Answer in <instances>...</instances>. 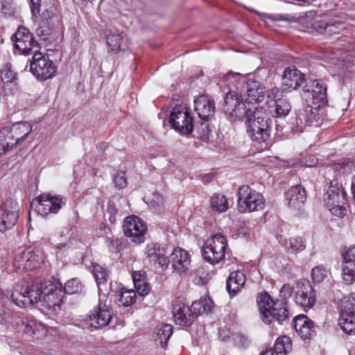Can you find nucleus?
<instances>
[{"mask_svg":"<svg viewBox=\"0 0 355 355\" xmlns=\"http://www.w3.org/2000/svg\"><path fill=\"white\" fill-rule=\"evenodd\" d=\"M11 297L21 308L37 304L42 312L53 314L60 310L64 296L62 291L53 284L47 285L39 280L29 283L22 279L15 286Z\"/></svg>","mask_w":355,"mask_h":355,"instance_id":"f257e3e1","label":"nucleus"},{"mask_svg":"<svg viewBox=\"0 0 355 355\" xmlns=\"http://www.w3.org/2000/svg\"><path fill=\"white\" fill-rule=\"evenodd\" d=\"M224 112L232 122L245 120L247 129L255 127H271V120L262 108L257 106L247 107L240 101L238 94L230 87L225 97Z\"/></svg>","mask_w":355,"mask_h":355,"instance_id":"f03ea898","label":"nucleus"},{"mask_svg":"<svg viewBox=\"0 0 355 355\" xmlns=\"http://www.w3.org/2000/svg\"><path fill=\"white\" fill-rule=\"evenodd\" d=\"M245 77L239 73L230 72L224 77L228 87L232 84L238 89V85L241 83V96L248 104L247 107L255 106L254 104L264 100L266 88L259 81L248 80L245 82Z\"/></svg>","mask_w":355,"mask_h":355,"instance_id":"7ed1b4c3","label":"nucleus"},{"mask_svg":"<svg viewBox=\"0 0 355 355\" xmlns=\"http://www.w3.org/2000/svg\"><path fill=\"white\" fill-rule=\"evenodd\" d=\"M257 302L261 320L266 324H271L273 320L282 323L288 318L287 302L273 301L266 292H263L258 294Z\"/></svg>","mask_w":355,"mask_h":355,"instance_id":"20e7f679","label":"nucleus"},{"mask_svg":"<svg viewBox=\"0 0 355 355\" xmlns=\"http://www.w3.org/2000/svg\"><path fill=\"white\" fill-rule=\"evenodd\" d=\"M257 302L261 320L266 324H271L273 320L282 323L288 318L287 302L273 301L266 292H263L258 294Z\"/></svg>","mask_w":355,"mask_h":355,"instance_id":"39448f33","label":"nucleus"},{"mask_svg":"<svg viewBox=\"0 0 355 355\" xmlns=\"http://www.w3.org/2000/svg\"><path fill=\"white\" fill-rule=\"evenodd\" d=\"M324 201L333 215L342 218L347 214L349 208L347 194L338 182H331L324 194Z\"/></svg>","mask_w":355,"mask_h":355,"instance_id":"423d86ee","label":"nucleus"},{"mask_svg":"<svg viewBox=\"0 0 355 355\" xmlns=\"http://www.w3.org/2000/svg\"><path fill=\"white\" fill-rule=\"evenodd\" d=\"M227 241L222 234H216L207 239L202 248L205 260L211 264L219 263L225 259Z\"/></svg>","mask_w":355,"mask_h":355,"instance_id":"0eeeda50","label":"nucleus"},{"mask_svg":"<svg viewBox=\"0 0 355 355\" xmlns=\"http://www.w3.org/2000/svg\"><path fill=\"white\" fill-rule=\"evenodd\" d=\"M238 209L241 213L261 210L264 207V198L261 193L248 185H242L238 189Z\"/></svg>","mask_w":355,"mask_h":355,"instance_id":"6e6552de","label":"nucleus"},{"mask_svg":"<svg viewBox=\"0 0 355 355\" xmlns=\"http://www.w3.org/2000/svg\"><path fill=\"white\" fill-rule=\"evenodd\" d=\"M195 111L200 119V126H197L198 133L201 137L207 136L210 132L208 121L215 114L214 103L207 96H200L194 101Z\"/></svg>","mask_w":355,"mask_h":355,"instance_id":"1a4fd4ad","label":"nucleus"},{"mask_svg":"<svg viewBox=\"0 0 355 355\" xmlns=\"http://www.w3.org/2000/svg\"><path fill=\"white\" fill-rule=\"evenodd\" d=\"M66 204V198L62 196H53L43 193L37 199L31 202V208L41 216L56 214Z\"/></svg>","mask_w":355,"mask_h":355,"instance_id":"9d476101","label":"nucleus"},{"mask_svg":"<svg viewBox=\"0 0 355 355\" xmlns=\"http://www.w3.org/2000/svg\"><path fill=\"white\" fill-rule=\"evenodd\" d=\"M169 123L173 128L182 135H189L193 130V117L189 109L183 105H176L173 109Z\"/></svg>","mask_w":355,"mask_h":355,"instance_id":"9b49d317","label":"nucleus"},{"mask_svg":"<svg viewBox=\"0 0 355 355\" xmlns=\"http://www.w3.org/2000/svg\"><path fill=\"white\" fill-rule=\"evenodd\" d=\"M30 69L33 74L40 80L51 78L56 72V67L49 56L43 55L37 49L34 51Z\"/></svg>","mask_w":355,"mask_h":355,"instance_id":"f8f14e48","label":"nucleus"},{"mask_svg":"<svg viewBox=\"0 0 355 355\" xmlns=\"http://www.w3.org/2000/svg\"><path fill=\"white\" fill-rule=\"evenodd\" d=\"M294 301L304 310L312 308L316 301L315 291L307 280L297 282L293 287Z\"/></svg>","mask_w":355,"mask_h":355,"instance_id":"ddd939ff","label":"nucleus"},{"mask_svg":"<svg viewBox=\"0 0 355 355\" xmlns=\"http://www.w3.org/2000/svg\"><path fill=\"white\" fill-rule=\"evenodd\" d=\"M19 205L12 199H7L0 205V231L5 232L14 227L19 217Z\"/></svg>","mask_w":355,"mask_h":355,"instance_id":"4468645a","label":"nucleus"},{"mask_svg":"<svg viewBox=\"0 0 355 355\" xmlns=\"http://www.w3.org/2000/svg\"><path fill=\"white\" fill-rule=\"evenodd\" d=\"M16 329L20 334L29 338L41 339L48 333L46 327L41 322L28 318H17L15 322Z\"/></svg>","mask_w":355,"mask_h":355,"instance_id":"2eb2a0df","label":"nucleus"},{"mask_svg":"<svg viewBox=\"0 0 355 355\" xmlns=\"http://www.w3.org/2000/svg\"><path fill=\"white\" fill-rule=\"evenodd\" d=\"M11 39L15 48L24 55L34 54V51L40 49L33 35L24 26L19 27Z\"/></svg>","mask_w":355,"mask_h":355,"instance_id":"dca6fc26","label":"nucleus"},{"mask_svg":"<svg viewBox=\"0 0 355 355\" xmlns=\"http://www.w3.org/2000/svg\"><path fill=\"white\" fill-rule=\"evenodd\" d=\"M123 229L125 235L129 237L132 242H144L147 227L140 218L135 216L126 217L123 221Z\"/></svg>","mask_w":355,"mask_h":355,"instance_id":"f3484780","label":"nucleus"},{"mask_svg":"<svg viewBox=\"0 0 355 355\" xmlns=\"http://www.w3.org/2000/svg\"><path fill=\"white\" fill-rule=\"evenodd\" d=\"M304 92L307 103L321 107L327 101V86L321 80H311L306 85Z\"/></svg>","mask_w":355,"mask_h":355,"instance_id":"a211bd4d","label":"nucleus"},{"mask_svg":"<svg viewBox=\"0 0 355 355\" xmlns=\"http://www.w3.org/2000/svg\"><path fill=\"white\" fill-rule=\"evenodd\" d=\"M144 254L148 262L155 268H166L169 264L166 250L159 243H148Z\"/></svg>","mask_w":355,"mask_h":355,"instance_id":"6ab92c4d","label":"nucleus"},{"mask_svg":"<svg viewBox=\"0 0 355 355\" xmlns=\"http://www.w3.org/2000/svg\"><path fill=\"white\" fill-rule=\"evenodd\" d=\"M342 277L347 285L355 282V245L351 247L342 254Z\"/></svg>","mask_w":355,"mask_h":355,"instance_id":"aec40b11","label":"nucleus"},{"mask_svg":"<svg viewBox=\"0 0 355 355\" xmlns=\"http://www.w3.org/2000/svg\"><path fill=\"white\" fill-rule=\"evenodd\" d=\"M112 310L105 305L99 304L95 306L88 316L91 327L98 329L108 326L112 318Z\"/></svg>","mask_w":355,"mask_h":355,"instance_id":"412c9836","label":"nucleus"},{"mask_svg":"<svg viewBox=\"0 0 355 355\" xmlns=\"http://www.w3.org/2000/svg\"><path fill=\"white\" fill-rule=\"evenodd\" d=\"M173 314L175 324L183 327L191 326L196 319L190 306L179 301L173 304Z\"/></svg>","mask_w":355,"mask_h":355,"instance_id":"4be33fe9","label":"nucleus"},{"mask_svg":"<svg viewBox=\"0 0 355 355\" xmlns=\"http://www.w3.org/2000/svg\"><path fill=\"white\" fill-rule=\"evenodd\" d=\"M173 268L180 274L184 273L190 266L189 254L184 250L175 249L168 258Z\"/></svg>","mask_w":355,"mask_h":355,"instance_id":"5701e85b","label":"nucleus"},{"mask_svg":"<svg viewBox=\"0 0 355 355\" xmlns=\"http://www.w3.org/2000/svg\"><path fill=\"white\" fill-rule=\"evenodd\" d=\"M306 199V193L302 185L292 187L286 193V200L288 206L295 210L300 209Z\"/></svg>","mask_w":355,"mask_h":355,"instance_id":"b1692460","label":"nucleus"},{"mask_svg":"<svg viewBox=\"0 0 355 355\" xmlns=\"http://www.w3.org/2000/svg\"><path fill=\"white\" fill-rule=\"evenodd\" d=\"M293 322L296 333L302 339H310L315 334L314 324L306 315L295 316Z\"/></svg>","mask_w":355,"mask_h":355,"instance_id":"393cba45","label":"nucleus"},{"mask_svg":"<svg viewBox=\"0 0 355 355\" xmlns=\"http://www.w3.org/2000/svg\"><path fill=\"white\" fill-rule=\"evenodd\" d=\"M304 81V75L295 68H287L282 76V84L287 89H297Z\"/></svg>","mask_w":355,"mask_h":355,"instance_id":"a878e982","label":"nucleus"},{"mask_svg":"<svg viewBox=\"0 0 355 355\" xmlns=\"http://www.w3.org/2000/svg\"><path fill=\"white\" fill-rule=\"evenodd\" d=\"M292 349V343L289 337L284 336L278 338L274 347L263 352L261 355H286Z\"/></svg>","mask_w":355,"mask_h":355,"instance_id":"bb28decb","label":"nucleus"},{"mask_svg":"<svg viewBox=\"0 0 355 355\" xmlns=\"http://www.w3.org/2000/svg\"><path fill=\"white\" fill-rule=\"evenodd\" d=\"M245 277L244 274L239 270L232 272L227 279V290L230 295H234L244 286Z\"/></svg>","mask_w":355,"mask_h":355,"instance_id":"cd10ccee","label":"nucleus"},{"mask_svg":"<svg viewBox=\"0 0 355 355\" xmlns=\"http://www.w3.org/2000/svg\"><path fill=\"white\" fill-rule=\"evenodd\" d=\"M173 334V326L169 324H164L157 329L153 338L157 345L164 348Z\"/></svg>","mask_w":355,"mask_h":355,"instance_id":"c85d7f7f","label":"nucleus"},{"mask_svg":"<svg viewBox=\"0 0 355 355\" xmlns=\"http://www.w3.org/2000/svg\"><path fill=\"white\" fill-rule=\"evenodd\" d=\"M17 144L24 141L32 130V125L26 121H20L9 126Z\"/></svg>","mask_w":355,"mask_h":355,"instance_id":"c756f323","label":"nucleus"},{"mask_svg":"<svg viewBox=\"0 0 355 355\" xmlns=\"http://www.w3.org/2000/svg\"><path fill=\"white\" fill-rule=\"evenodd\" d=\"M320 107H318L317 105H309V103H307L303 110H299L297 119L300 121L301 123L303 121L307 123H311L317 120Z\"/></svg>","mask_w":355,"mask_h":355,"instance_id":"7c9ffc66","label":"nucleus"},{"mask_svg":"<svg viewBox=\"0 0 355 355\" xmlns=\"http://www.w3.org/2000/svg\"><path fill=\"white\" fill-rule=\"evenodd\" d=\"M291 109V105L286 98H278L274 101L273 105H271L270 112L275 117H285L288 114Z\"/></svg>","mask_w":355,"mask_h":355,"instance_id":"2f4dec72","label":"nucleus"},{"mask_svg":"<svg viewBox=\"0 0 355 355\" xmlns=\"http://www.w3.org/2000/svg\"><path fill=\"white\" fill-rule=\"evenodd\" d=\"M338 324L347 334H355V314L340 313Z\"/></svg>","mask_w":355,"mask_h":355,"instance_id":"473e14b6","label":"nucleus"},{"mask_svg":"<svg viewBox=\"0 0 355 355\" xmlns=\"http://www.w3.org/2000/svg\"><path fill=\"white\" fill-rule=\"evenodd\" d=\"M213 308V302L208 298H200L199 300L193 302L190 309L195 318H196L199 315L204 313H208L211 311Z\"/></svg>","mask_w":355,"mask_h":355,"instance_id":"72a5a7b5","label":"nucleus"},{"mask_svg":"<svg viewBox=\"0 0 355 355\" xmlns=\"http://www.w3.org/2000/svg\"><path fill=\"white\" fill-rule=\"evenodd\" d=\"M271 127H255L247 129L248 132L254 141L258 143L265 142L270 138Z\"/></svg>","mask_w":355,"mask_h":355,"instance_id":"f704fd0d","label":"nucleus"},{"mask_svg":"<svg viewBox=\"0 0 355 355\" xmlns=\"http://www.w3.org/2000/svg\"><path fill=\"white\" fill-rule=\"evenodd\" d=\"M0 142L3 144L6 152L17 144L9 126L0 130Z\"/></svg>","mask_w":355,"mask_h":355,"instance_id":"c9c22d12","label":"nucleus"},{"mask_svg":"<svg viewBox=\"0 0 355 355\" xmlns=\"http://www.w3.org/2000/svg\"><path fill=\"white\" fill-rule=\"evenodd\" d=\"M26 253H28L26 261H28V267L30 269L37 268L42 263L43 255L40 250L27 248Z\"/></svg>","mask_w":355,"mask_h":355,"instance_id":"e433bc0d","label":"nucleus"},{"mask_svg":"<svg viewBox=\"0 0 355 355\" xmlns=\"http://www.w3.org/2000/svg\"><path fill=\"white\" fill-rule=\"evenodd\" d=\"M340 313L355 314V294L345 296L341 299Z\"/></svg>","mask_w":355,"mask_h":355,"instance_id":"4c0bfd02","label":"nucleus"},{"mask_svg":"<svg viewBox=\"0 0 355 355\" xmlns=\"http://www.w3.org/2000/svg\"><path fill=\"white\" fill-rule=\"evenodd\" d=\"M211 206L212 209L218 212L226 211L228 208V202L224 195H214L211 198Z\"/></svg>","mask_w":355,"mask_h":355,"instance_id":"58836bf2","label":"nucleus"},{"mask_svg":"<svg viewBox=\"0 0 355 355\" xmlns=\"http://www.w3.org/2000/svg\"><path fill=\"white\" fill-rule=\"evenodd\" d=\"M335 44L337 49L347 51H355V39L353 37L343 35L337 38Z\"/></svg>","mask_w":355,"mask_h":355,"instance_id":"ea45409f","label":"nucleus"},{"mask_svg":"<svg viewBox=\"0 0 355 355\" xmlns=\"http://www.w3.org/2000/svg\"><path fill=\"white\" fill-rule=\"evenodd\" d=\"M28 253H26V250L19 251L16 253L15 260H14V267L17 270H28L30 269L28 267V261L27 259V256Z\"/></svg>","mask_w":355,"mask_h":355,"instance_id":"a19ab883","label":"nucleus"},{"mask_svg":"<svg viewBox=\"0 0 355 355\" xmlns=\"http://www.w3.org/2000/svg\"><path fill=\"white\" fill-rule=\"evenodd\" d=\"M83 286L78 279L74 278L67 281L64 285V293L69 295L81 293Z\"/></svg>","mask_w":355,"mask_h":355,"instance_id":"79ce46f5","label":"nucleus"},{"mask_svg":"<svg viewBox=\"0 0 355 355\" xmlns=\"http://www.w3.org/2000/svg\"><path fill=\"white\" fill-rule=\"evenodd\" d=\"M93 268V275L99 287L106 282L108 273L105 268L99 265H94Z\"/></svg>","mask_w":355,"mask_h":355,"instance_id":"37998d69","label":"nucleus"},{"mask_svg":"<svg viewBox=\"0 0 355 355\" xmlns=\"http://www.w3.org/2000/svg\"><path fill=\"white\" fill-rule=\"evenodd\" d=\"M289 248L292 252L303 251L306 248V241L304 237L295 236L289 239Z\"/></svg>","mask_w":355,"mask_h":355,"instance_id":"c03bdc74","label":"nucleus"},{"mask_svg":"<svg viewBox=\"0 0 355 355\" xmlns=\"http://www.w3.org/2000/svg\"><path fill=\"white\" fill-rule=\"evenodd\" d=\"M136 300V293L133 290L121 291L119 302L121 306H127Z\"/></svg>","mask_w":355,"mask_h":355,"instance_id":"a18cd8bd","label":"nucleus"},{"mask_svg":"<svg viewBox=\"0 0 355 355\" xmlns=\"http://www.w3.org/2000/svg\"><path fill=\"white\" fill-rule=\"evenodd\" d=\"M123 41V37L119 33L109 34L107 36V44L112 51L121 50V43Z\"/></svg>","mask_w":355,"mask_h":355,"instance_id":"49530a36","label":"nucleus"},{"mask_svg":"<svg viewBox=\"0 0 355 355\" xmlns=\"http://www.w3.org/2000/svg\"><path fill=\"white\" fill-rule=\"evenodd\" d=\"M328 274L329 270L321 266H316L312 269V279L315 283H320L324 279Z\"/></svg>","mask_w":355,"mask_h":355,"instance_id":"de8ad7c7","label":"nucleus"},{"mask_svg":"<svg viewBox=\"0 0 355 355\" xmlns=\"http://www.w3.org/2000/svg\"><path fill=\"white\" fill-rule=\"evenodd\" d=\"M121 241L118 239L111 238L107 240V245L112 253H118L122 249Z\"/></svg>","mask_w":355,"mask_h":355,"instance_id":"09e8293b","label":"nucleus"},{"mask_svg":"<svg viewBox=\"0 0 355 355\" xmlns=\"http://www.w3.org/2000/svg\"><path fill=\"white\" fill-rule=\"evenodd\" d=\"M1 12L5 16L12 17L16 12V7L13 2L3 1L1 3Z\"/></svg>","mask_w":355,"mask_h":355,"instance_id":"8fccbe9b","label":"nucleus"},{"mask_svg":"<svg viewBox=\"0 0 355 355\" xmlns=\"http://www.w3.org/2000/svg\"><path fill=\"white\" fill-rule=\"evenodd\" d=\"M344 28V24L340 21L328 22L327 35L337 34Z\"/></svg>","mask_w":355,"mask_h":355,"instance_id":"3c124183","label":"nucleus"},{"mask_svg":"<svg viewBox=\"0 0 355 355\" xmlns=\"http://www.w3.org/2000/svg\"><path fill=\"white\" fill-rule=\"evenodd\" d=\"M29 6L32 14V19L33 21H36L40 14L41 1L30 0Z\"/></svg>","mask_w":355,"mask_h":355,"instance_id":"603ef678","label":"nucleus"},{"mask_svg":"<svg viewBox=\"0 0 355 355\" xmlns=\"http://www.w3.org/2000/svg\"><path fill=\"white\" fill-rule=\"evenodd\" d=\"M293 293V287L288 284H284L279 291V296L282 297L280 301L287 302V299L290 297Z\"/></svg>","mask_w":355,"mask_h":355,"instance_id":"864d4df0","label":"nucleus"},{"mask_svg":"<svg viewBox=\"0 0 355 355\" xmlns=\"http://www.w3.org/2000/svg\"><path fill=\"white\" fill-rule=\"evenodd\" d=\"M134 285L135 289L140 295L144 296L148 293L149 288L146 282L145 279L142 281H139L137 283L135 282Z\"/></svg>","mask_w":355,"mask_h":355,"instance_id":"5fc2aeb1","label":"nucleus"},{"mask_svg":"<svg viewBox=\"0 0 355 355\" xmlns=\"http://www.w3.org/2000/svg\"><path fill=\"white\" fill-rule=\"evenodd\" d=\"M1 78L3 83L5 82L8 83V81H10L14 79H16L17 78H16V74L12 71H11L8 67H5L4 69H3L1 70Z\"/></svg>","mask_w":355,"mask_h":355,"instance_id":"6e6d98bb","label":"nucleus"},{"mask_svg":"<svg viewBox=\"0 0 355 355\" xmlns=\"http://www.w3.org/2000/svg\"><path fill=\"white\" fill-rule=\"evenodd\" d=\"M115 186L118 188H123L126 186V179L123 171H119L114 178Z\"/></svg>","mask_w":355,"mask_h":355,"instance_id":"4d7b16f0","label":"nucleus"},{"mask_svg":"<svg viewBox=\"0 0 355 355\" xmlns=\"http://www.w3.org/2000/svg\"><path fill=\"white\" fill-rule=\"evenodd\" d=\"M36 34L42 40L46 41L49 39L51 31L49 27L42 26L37 28Z\"/></svg>","mask_w":355,"mask_h":355,"instance_id":"13d9d810","label":"nucleus"},{"mask_svg":"<svg viewBox=\"0 0 355 355\" xmlns=\"http://www.w3.org/2000/svg\"><path fill=\"white\" fill-rule=\"evenodd\" d=\"M328 22L321 20L316 21L313 24V29L319 33L327 34Z\"/></svg>","mask_w":355,"mask_h":355,"instance_id":"bf43d9fd","label":"nucleus"},{"mask_svg":"<svg viewBox=\"0 0 355 355\" xmlns=\"http://www.w3.org/2000/svg\"><path fill=\"white\" fill-rule=\"evenodd\" d=\"M3 89L8 94H12L17 89V78L3 83Z\"/></svg>","mask_w":355,"mask_h":355,"instance_id":"052dcab7","label":"nucleus"},{"mask_svg":"<svg viewBox=\"0 0 355 355\" xmlns=\"http://www.w3.org/2000/svg\"><path fill=\"white\" fill-rule=\"evenodd\" d=\"M42 16L43 20L46 21V24H48L49 26L55 25V19L56 17L53 13V12L46 10L44 12H43Z\"/></svg>","mask_w":355,"mask_h":355,"instance_id":"680f3d73","label":"nucleus"},{"mask_svg":"<svg viewBox=\"0 0 355 355\" xmlns=\"http://www.w3.org/2000/svg\"><path fill=\"white\" fill-rule=\"evenodd\" d=\"M144 279H145V277H144V275L141 274V272H134L132 274V280H133L134 284H135V282L137 283L139 281H142Z\"/></svg>","mask_w":355,"mask_h":355,"instance_id":"e2e57ef3","label":"nucleus"},{"mask_svg":"<svg viewBox=\"0 0 355 355\" xmlns=\"http://www.w3.org/2000/svg\"><path fill=\"white\" fill-rule=\"evenodd\" d=\"M351 189L352 194L355 193V175L352 179Z\"/></svg>","mask_w":355,"mask_h":355,"instance_id":"0e129e2a","label":"nucleus"},{"mask_svg":"<svg viewBox=\"0 0 355 355\" xmlns=\"http://www.w3.org/2000/svg\"><path fill=\"white\" fill-rule=\"evenodd\" d=\"M98 148L101 150H105L107 148V144L106 143H101L98 145Z\"/></svg>","mask_w":355,"mask_h":355,"instance_id":"69168bd1","label":"nucleus"},{"mask_svg":"<svg viewBox=\"0 0 355 355\" xmlns=\"http://www.w3.org/2000/svg\"><path fill=\"white\" fill-rule=\"evenodd\" d=\"M67 247V244L66 243H60L57 245V249H58L59 250H64Z\"/></svg>","mask_w":355,"mask_h":355,"instance_id":"338daca9","label":"nucleus"},{"mask_svg":"<svg viewBox=\"0 0 355 355\" xmlns=\"http://www.w3.org/2000/svg\"><path fill=\"white\" fill-rule=\"evenodd\" d=\"M6 152V150H5L4 148V146L3 144H2L1 142H0V155L1 154H3Z\"/></svg>","mask_w":355,"mask_h":355,"instance_id":"774afa93","label":"nucleus"}]
</instances>
